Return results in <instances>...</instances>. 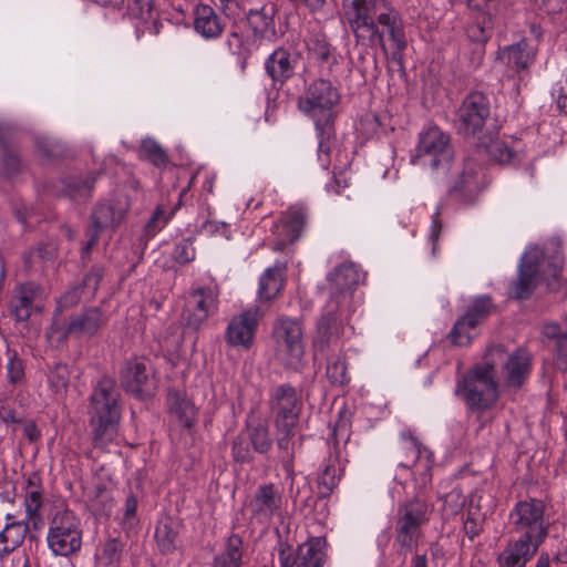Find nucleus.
<instances>
[{"instance_id":"nucleus-1","label":"nucleus","mask_w":567,"mask_h":567,"mask_svg":"<svg viewBox=\"0 0 567 567\" xmlns=\"http://www.w3.org/2000/svg\"><path fill=\"white\" fill-rule=\"evenodd\" d=\"M344 23L348 24L358 44L381 48L385 52L389 40L394 54L406 48L402 18L389 0H374L368 6L362 0L352 8Z\"/></svg>"},{"instance_id":"nucleus-2","label":"nucleus","mask_w":567,"mask_h":567,"mask_svg":"<svg viewBox=\"0 0 567 567\" xmlns=\"http://www.w3.org/2000/svg\"><path fill=\"white\" fill-rule=\"evenodd\" d=\"M339 90L327 79L310 82L298 97V110L313 122L319 138V161L323 167L330 164V152L336 146V106L340 103Z\"/></svg>"},{"instance_id":"nucleus-3","label":"nucleus","mask_w":567,"mask_h":567,"mask_svg":"<svg viewBox=\"0 0 567 567\" xmlns=\"http://www.w3.org/2000/svg\"><path fill=\"white\" fill-rule=\"evenodd\" d=\"M120 396L115 381L110 377L100 378L93 385L87 413L95 447L104 449L117 435Z\"/></svg>"},{"instance_id":"nucleus-4","label":"nucleus","mask_w":567,"mask_h":567,"mask_svg":"<svg viewBox=\"0 0 567 567\" xmlns=\"http://www.w3.org/2000/svg\"><path fill=\"white\" fill-rule=\"evenodd\" d=\"M455 393L472 411H486L498 399L495 368L492 363L476 364L458 379Z\"/></svg>"},{"instance_id":"nucleus-5","label":"nucleus","mask_w":567,"mask_h":567,"mask_svg":"<svg viewBox=\"0 0 567 567\" xmlns=\"http://www.w3.org/2000/svg\"><path fill=\"white\" fill-rule=\"evenodd\" d=\"M545 512L546 505L542 499L517 502L508 517L511 533L516 534L518 539L539 547L548 535L549 523Z\"/></svg>"},{"instance_id":"nucleus-6","label":"nucleus","mask_w":567,"mask_h":567,"mask_svg":"<svg viewBox=\"0 0 567 567\" xmlns=\"http://www.w3.org/2000/svg\"><path fill=\"white\" fill-rule=\"evenodd\" d=\"M271 341L276 359L286 368L297 370L305 355L303 324L298 318L279 316L272 323Z\"/></svg>"},{"instance_id":"nucleus-7","label":"nucleus","mask_w":567,"mask_h":567,"mask_svg":"<svg viewBox=\"0 0 567 567\" xmlns=\"http://www.w3.org/2000/svg\"><path fill=\"white\" fill-rule=\"evenodd\" d=\"M415 158L433 173L446 176L452 167L454 151L450 136L437 126H429L419 134Z\"/></svg>"},{"instance_id":"nucleus-8","label":"nucleus","mask_w":567,"mask_h":567,"mask_svg":"<svg viewBox=\"0 0 567 567\" xmlns=\"http://www.w3.org/2000/svg\"><path fill=\"white\" fill-rule=\"evenodd\" d=\"M82 527L80 518L71 511L56 512L50 522L47 543L55 556L68 557L82 547Z\"/></svg>"},{"instance_id":"nucleus-9","label":"nucleus","mask_w":567,"mask_h":567,"mask_svg":"<svg viewBox=\"0 0 567 567\" xmlns=\"http://www.w3.org/2000/svg\"><path fill=\"white\" fill-rule=\"evenodd\" d=\"M128 209L130 202L123 195L99 202L90 216V225L86 229L87 241L83 247V254H89L104 230L117 228L125 219Z\"/></svg>"},{"instance_id":"nucleus-10","label":"nucleus","mask_w":567,"mask_h":567,"mask_svg":"<svg viewBox=\"0 0 567 567\" xmlns=\"http://www.w3.org/2000/svg\"><path fill=\"white\" fill-rule=\"evenodd\" d=\"M430 515V505L419 498L399 505L395 520V543L402 549H412L421 537V528L429 522Z\"/></svg>"},{"instance_id":"nucleus-11","label":"nucleus","mask_w":567,"mask_h":567,"mask_svg":"<svg viewBox=\"0 0 567 567\" xmlns=\"http://www.w3.org/2000/svg\"><path fill=\"white\" fill-rule=\"evenodd\" d=\"M491 115V103L482 92L468 93L456 112L455 126L460 134L468 137L482 133Z\"/></svg>"},{"instance_id":"nucleus-12","label":"nucleus","mask_w":567,"mask_h":567,"mask_svg":"<svg viewBox=\"0 0 567 567\" xmlns=\"http://www.w3.org/2000/svg\"><path fill=\"white\" fill-rule=\"evenodd\" d=\"M282 507V494L272 483L259 485L247 503L250 522L260 525H268L275 516H281Z\"/></svg>"},{"instance_id":"nucleus-13","label":"nucleus","mask_w":567,"mask_h":567,"mask_svg":"<svg viewBox=\"0 0 567 567\" xmlns=\"http://www.w3.org/2000/svg\"><path fill=\"white\" fill-rule=\"evenodd\" d=\"M269 406L275 416V425H298L302 401L290 384H280L272 390Z\"/></svg>"},{"instance_id":"nucleus-14","label":"nucleus","mask_w":567,"mask_h":567,"mask_svg":"<svg viewBox=\"0 0 567 567\" xmlns=\"http://www.w3.org/2000/svg\"><path fill=\"white\" fill-rule=\"evenodd\" d=\"M339 300L329 299L316 323L312 337L315 352L323 353L331 346L337 344L343 333V326L338 313Z\"/></svg>"},{"instance_id":"nucleus-15","label":"nucleus","mask_w":567,"mask_h":567,"mask_svg":"<svg viewBox=\"0 0 567 567\" xmlns=\"http://www.w3.org/2000/svg\"><path fill=\"white\" fill-rule=\"evenodd\" d=\"M494 309L492 298L489 296H478L473 299L465 315L460 318L450 332L451 342L455 346H466L472 337L470 329L476 328L485 321Z\"/></svg>"},{"instance_id":"nucleus-16","label":"nucleus","mask_w":567,"mask_h":567,"mask_svg":"<svg viewBox=\"0 0 567 567\" xmlns=\"http://www.w3.org/2000/svg\"><path fill=\"white\" fill-rule=\"evenodd\" d=\"M217 291L210 287H199L189 293L183 311V320L188 328L198 330L206 319L217 311Z\"/></svg>"},{"instance_id":"nucleus-17","label":"nucleus","mask_w":567,"mask_h":567,"mask_svg":"<svg viewBox=\"0 0 567 567\" xmlns=\"http://www.w3.org/2000/svg\"><path fill=\"white\" fill-rule=\"evenodd\" d=\"M261 316L258 307H251L234 316L226 328L225 341L234 348L250 349Z\"/></svg>"},{"instance_id":"nucleus-18","label":"nucleus","mask_w":567,"mask_h":567,"mask_svg":"<svg viewBox=\"0 0 567 567\" xmlns=\"http://www.w3.org/2000/svg\"><path fill=\"white\" fill-rule=\"evenodd\" d=\"M44 295L41 287L34 282H25L12 289L9 301L10 315L18 322L30 319L32 313L43 309Z\"/></svg>"},{"instance_id":"nucleus-19","label":"nucleus","mask_w":567,"mask_h":567,"mask_svg":"<svg viewBox=\"0 0 567 567\" xmlns=\"http://www.w3.org/2000/svg\"><path fill=\"white\" fill-rule=\"evenodd\" d=\"M483 168L473 159H466L450 194L465 203H473L485 187Z\"/></svg>"},{"instance_id":"nucleus-20","label":"nucleus","mask_w":567,"mask_h":567,"mask_svg":"<svg viewBox=\"0 0 567 567\" xmlns=\"http://www.w3.org/2000/svg\"><path fill=\"white\" fill-rule=\"evenodd\" d=\"M543 258V251L529 247L520 258L517 279L513 282L516 299H527L536 287L537 274Z\"/></svg>"},{"instance_id":"nucleus-21","label":"nucleus","mask_w":567,"mask_h":567,"mask_svg":"<svg viewBox=\"0 0 567 567\" xmlns=\"http://www.w3.org/2000/svg\"><path fill=\"white\" fill-rule=\"evenodd\" d=\"M307 221V209L301 205L291 206L285 212L280 221L274 226V233L278 234L275 250H282L288 244L297 240Z\"/></svg>"},{"instance_id":"nucleus-22","label":"nucleus","mask_w":567,"mask_h":567,"mask_svg":"<svg viewBox=\"0 0 567 567\" xmlns=\"http://www.w3.org/2000/svg\"><path fill=\"white\" fill-rule=\"evenodd\" d=\"M308 51L317 65L328 76H337L341 72L342 55L322 34H316L308 42Z\"/></svg>"},{"instance_id":"nucleus-23","label":"nucleus","mask_w":567,"mask_h":567,"mask_svg":"<svg viewBox=\"0 0 567 567\" xmlns=\"http://www.w3.org/2000/svg\"><path fill=\"white\" fill-rule=\"evenodd\" d=\"M259 8H251L246 13V20L257 38H269L276 34L275 17L278 8L275 0H254Z\"/></svg>"},{"instance_id":"nucleus-24","label":"nucleus","mask_w":567,"mask_h":567,"mask_svg":"<svg viewBox=\"0 0 567 567\" xmlns=\"http://www.w3.org/2000/svg\"><path fill=\"white\" fill-rule=\"evenodd\" d=\"M193 17L195 32L205 40H217L225 31V20L208 4L195 6Z\"/></svg>"},{"instance_id":"nucleus-25","label":"nucleus","mask_w":567,"mask_h":567,"mask_svg":"<svg viewBox=\"0 0 567 567\" xmlns=\"http://www.w3.org/2000/svg\"><path fill=\"white\" fill-rule=\"evenodd\" d=\"M106 318L99 307H90L81 313L73 315L65 328V336H73L81 338L84 336H94L102 326H104Z\"/></svg>"},{"instance_id":"nucleus-26","label":"nucleus","mask_w":567,"mask_h":567,"mask_svg":"<svg viewBox=\"0 0 567 567\" xmlns=\"http://www.w3.org/2000/svg\"><path fill=\"white\" fill-rule=\"evenodd\" d=\"M330 284V299L339 300V305L347 298V291L354 288L360 281V272L354 264H341L328 274Z\"/></svg>"},{"instance_id":"nucleus-27","label":"nucleus","mask_w":567,"mask_h":567,"mask_svg":"<svg viewBox=\"0 0 567 567\" xmlns=\"http://www.w3.org/2000/svg\"><path fill=\"white\" fill-rule=\"evenodd\" d=\"M148 369L146 360L134 358L127 360L120 372L123 388L133 394L140 395L145 391L148 383Z\"/></svg>"},{"instance_id":"nucleus-28","label":"nucleus","mask_w":567,"mask_h":567,"mask_svg":"<svg viewBox=\"0 0 567 567\" xmlns=\"http://www.w3.org/2000/svg\"><path fill=\"white\" fill-rule=\"evenodd\" d=\"M29 525L23 520H11V516H7V523L0 520V558H4L18 549L27 534Z\"/></svg>"},{"instance_id":"nucleus-29","label":"nucleus","mask_w":567,"mask_h":567,"mask_svg":"<svg viewBox=\"0 0 567 567\" xmlns=\"http://www.w3.org/2000/svg\"><path fill=\"white\" fill-rule=\"evenodd\" d=\"M297 61L296 55L279 48L266 60V71L274 83L282 85L293 75Z\"/></svg>"},{"instance_id":"nucleus-30","label":"nucleus","mask_w":567,"mask_h":567,"mask_svg":"<svg viewBox=\"0 0 567 567\" xmlns=\"http://www.w3.org/2000/svg\"><path fill=\"white\" fill-rule=\"evenodd\" d=\"M530 371V358L522 349H517L508 355L503 367L505 383L511 388H519L527 379Z\"/></svg>"},{"instance_id":"nucleus-31","label":"nucleus","mask_w":567,"mask_h":567,"mask_svg":"<svg viewBox=\"0 0 567 567\" xmlns=\"http://www.w3.org/2000/svg\"><path fill=\"white\" fill-rule=\"evenodd\" d=\"M43 505V488L41 480L37 474H32L27 480L24 508L25 518L32 522L34 528L42 523L41 508Z\"/></svg>"},{"instance_id":"nucleus-32","label":"nucleus","mask_w":567,"mask_h":567,"mask_svg":"<svg viewBox=\"0 0 567 567\" xmlns=\"http://www.w3.org/2000/svg\"><path fill=\"white\" fill-rule=\"evenodd\" d=\"M537 549L538 546L517 538L501 554L499 567H525Z\"/></svg>"},{"instance_id":"nucleus-33","label":"nucleus","mask_w":567,"mask_h":567,"mask_svg":"<svg viewBox=\"0 0 567 567\" xmlns=\"http://www.w3.org/2000/svg\"><path fill=\"white\" fill-rule=\"evenodd\" d=\"M286 264H276L266 269L260 277L258 295L261 300L269 301L276 298L284 288Z\"/></svg>"},{"instance_id":"nucleus-34","label":"nucleus","mask_w":567,"mask_h":567,"mask_svg":"<svg viewBox=\"0 0 567 567\" xmlns=\"http://www.w3.org/2000/svg\"><path fill=\"white\" fill-rule=\"evenodd\" d=\"M296 426L297 425H287L281 427L280 425H275L278 457L288 475L293 474L295 443L292 442V437Z\"/></svg>"},{"instance_id":"nucleus-35","label":"nucleus","mask_w":567,"mask_h":567,"mask_svg":"<svg viewBox=\"0 0 567 567\" xmlns=\"http://www.w3.org/2000/svg\"><path fill=\"white\" fill-rule=\"evenodd\" d=\"M169 412L174 414L184 427H192L196 420L195 405L182 393L169 391L168 393Z\"/></svg>"},{"instance_id":"nucleus-36","label":"nucleus","mask_w":567,"mask_h":567,"mask_svg":"<svg viewBox=\"0 0 567 567\" xmlns=\"http://www.w3.org/2000/svg\"><path fill=\"white\" fill-rule=\"evenodd\" d=\"M494 19L491 12L477 11L473 21L466 28L467 37L478 43H485L493 34Z\"/></svg>"},{"instance_id":"nucleus-37","label":"nucleus","mask_w":567,"mask_h":567,"mask_svg":"<svg viewBox=\"0 0 567 567\" xmlns=\"http://www.w3.org/2000/svg\"><path fill=\"white\" fill-rule=\"evenodd\" d=\"M96 181L95 174L86 177H72L65 183L64 194L74 202H84L91 197Z\"/></svg>"},{"instance_id":"nucleus-38","label":"nucleus","mask_w":567,"mask_h":567,"mask_svg":"<svg viewBox=\"0 0 567 567\" xmlns=\"http://www.w3.org/2000/svg\"><path fill=\"white\" fill-rule=\"evenodd\" d=\"M534 53L528 43L523 40L506 49L507 64L516 71L525 70L533 62Z\"/></svg>"},{"instance_id":"nucleus-39","label":"nucleus","mask_w":567,"mask_h":567,"mask_svg":"<svg viewBox=\"0 0 567 567\" xmlns=\"http://www.w3.org/2000/svg\"><path fill=\"white\" fill-rule=\"evenodd\" d=\"M248 440L252 450L258 454L266 455L272 449L274 440L270 431L262 423L252 424L248 427Z\"/></svg>"},{"instance_id":"nucleus-40","label":"nucleus","mask_w":567,"mask_h":567,"mask_svg":"<svg viewBox=\"0 0 567 567\" xmlns=\"http://www.w3.org/2000/svg\"><path fill=\"white\" fill-rule=\"evenodd\" d=\"M241 545L243 540L238 535L229 536L226 551L215 558L213 567H240Z\"/></svg>"},{"instance_id":"nucleus-41","label":"nucleus","mask_w":567,"mask_h":567,"mask_svg":"<svg viewBox=\"0 0 567 567\" xmlns=\"http://www.w3.org/2000/svg\"><path fill=\"white\" fill-rule=\"evenodd\" d=\"M7 381L10 391H13L25 382L24 362L16 351L8 352Z\"/></svg>"},{"instance_id":"nucleus-42","label":"nucleus","mask_w":567,"mask_h":567,"mask_svg":"<svg viewBox=\"0 0 567 567\" xmlns=\"http://www.w3.org/2000/svg\"><path fill=\"white\" fill-rule=\"evenodd\" d=\"M140 157L150 161L156 167H166L169 158L165 150L153 138L142 141L140 148Z\"/></svg>"},{"instance_id":"nucleus-43","label":"nucleus","mask_w":567,"mask_h":567,"mask_svg":"<svg viewBox=\"0 0 567 567\" xmlns=\"http://www.w3.org/2000/svg\"><path fill=\"white\" fill-rule=\"evenodd\" d=\"M155 539L162 553L168 554L175 550L177 532L171 519L159 522L155 529Z\"/></svg>"},{"instance_id":"nucleus-44","label":"nucleus","mask_w":567,"mask_h":567,"mask_svg":"<svg viewBox=\"0 0 567 567\" xmlns=\"http://www.w3.org/2000/svg\"><path fill=\"white\" fill-rule=\"evenodd\" d=\"M123 551V544L117 538L107 539L100 549L97 557L107 567H117Z\"/></svg>"},{"instance_id":"nucleus-45","label":"nucleus","mask_w":567,"mask_h":567,"mask_svg":"<svg viewBox=\"0 0 567 567\" xmlns=\"http://www.w3.org/2000/svg\"><path fill=\"white\" fill-rule=\"evenodd\" d=\"M340 481V468L334 464L324 465L318 475L319 492L322 496H329Z\"/></svg>"},{"instance_id":"nucleus-46","label":"nucleus","mask_w":567,"mask_h":567,"mask_svg":"<svg viewBox=\"0 0 567 567\" xmlns=\"http://www.w3.org/2000/svg\"><path fill=\"white\" fill-rule=\"evenodd\" d=\"M323 553L315 544H303L298 547L297 567H321Z\"/></svg>"},{"instance_id":"nucleus-47","label":"nucleus","mask_w":567,"mask_h":567,"mask_svg":"<svg viewBox=\"0 0 567 567\" xmlns=\"http://www.w3.org/2000/svg\"><path fill=\"white\" fill-rule=\"evenodd\" d=\"M70 372L65 364L56 363L48 374L50 389L54 393H64L69 386Z\"/></svg>"},{"instance_id":"nucleus-48","label":"nucleus","mask_w":567,"mask_h":567,"mask_svg":"<svg viewBox=\"0 0 567 567\" xmlns=\"http://www.w3.org/2000/svg\"><path fill=\"white\" fill-rule=\"evenodd\" d=\"M122 7L126 8V11L133 18L147 21H154L153 16V0H125Z\"/></svg>"},{"instance_id":"nucleus-49","label":"nucleus","mask_w":567,"mask_h":567,"mask_svg":"<svg viewBox=\"0 0 567 567\" xmlns=\"http://www.w3.org/2000/svg\"><path fill=\"white\" fill-rule=\"evenodd\" d=\"M486 152L493 161L499 164H507L512 162L515 156L514 151L507 143L499 140L491 141V143L486 145Z\"/></svg>"},{"instance_id":"nucleus-50","label":"nucleus","mask_w":567,"mask_h":567,"mask_svg":"<svg viewBox=\"0 0 567 567\" xmlns=\"http://www.w3.org/2000/svg\"><path fill=\"white\" fill-rule=\"evenodd\" d=\"M225 45L231 55H236L245 64L249 51L245 47V38L236 30L230 31L225 40Z\"/></svg>"},{"instance_id":"nucleus-51","label":"nucleus","mask_w":567,"mask_h":567,"mask_svg":"<svg viewBox=\"0 0 567 567\" xmlns=\"http://www.w3.org/2000/svg\"><path fill=\"white\" fill-rule=\"evenodd\" d=\"M326 373L333 385H343L349 381L347 364L339 358L328 361Z\"/></svg>"},{"instance_id":"nucleus-52","label":"nucleus","mask_w":567,"mask_h":567,"mask_svg":"<svg viewBox=\"0 0 567 567\" xmlns=\"http://www.w3.org/2000/svg\"><path fill=\"white\" fill-rule=\"evenodd\" d=\"M250 442L244 435H237L231 445L233 458L238 463H249L254 460Z\"/></svg>"},{"instance_id":"nucleus-53","label":"nucleus","mask_w":567,"mask_h":567,"mask_svg":"<svg viewBox=\"0 0 567 567\" xmlns=\"http://www.w3.org/2000/svg\"><path fill=\"white\" fill-rule=\"evenodd\" d=\"M195 247L192 238H185L176 244L173 258L181 265L188 264L195 259Z\"/></svg>"},{"instance_id":"nucleus-54","label":"nucleus","mask_w":567,"mask_h":567,"mask_svg":"<svg viewBox=\"0 0 567 567\" xmlns=\"http://www.w3.org/2000/svg\"><path fill=\"white\" fill-rule=\"evenodd\" d=\"M463 530L470 540H473L481 534L483 530V518L480 513L468 511L467 517L463 523Z\"/></svg>"},{"instance_id":"nucleus-55","label":"nucleus","mask_w":567,"mask_h":567,"mask_svg":"<svg viewBox=\"0 0 567 567\" xmlns=\"http://www.w3.org/2000/svg\"><path fill=\"white\" fill-rule=\"evenodd\" d=\"M556 368L560 371H567V334L557 339L553 344Z\"/></svg>"},{"instance_id":"nucleus-56","label":"nucleus","mask_w":567,"mask_h":567,"mask_svg":"<svg viewBox=\"0 0 567 567\" xmlns=\"http://www.w3.org/2000/svg\"><path fill=\"white\" fill-rule=\"evenodd\" d=\"M82 298V288L73 287L68 290L58 302V310L63 311L64 309H69L75 307L80 303Z\"/></svg>"},{"instance_id":"nucleus-57","label":"nucleus","mask_w":567,"mask_h":567,"mask_svg":"<svg viewBox=\"0 0 567 567\" xmlns=\"http://www.w3.org/2000/svg\"><path fill=\"white\" fill-rule=\"evenodd\" d=\"M167 223V218L165 217V210L162 207H156L151 219L145 225V230L147 235L154 236L161 228H163Z\"/></svg>"},{"instance_id":"nucleus-58","label":"nucleus","mask_w":567,"mask_h":567,"mask_svg":"<svg viewBox=\"0 0 567 567\" xmlns=\"http://www.w3.org/2000/svg\"><path fill=\"white\" fill-rule=\"evenodd\" d=\"M279 564L280 567H297L298 566V549L288 544H280L279 546Z\"/></svg>"},{"instance_id":"nucleus-59","label":"nucleus","mask_w":567,"mask_h":567,"mask_svg":"<svg viewBox=\"0 0 567 567\" xmlns=\"http://www.w3.org/2000/svg\"><path fill=\"white\" fill-rule=\"evenodd\" d=\"M563 264H564V258L559 254H556L555 256H553L551 261L548 265L549 275L553 278V281L548 282V287L553 290H555L559 287V279L561 277Z\"/></svg>"},{"instance_id":"nucleus-60","label":"nucleus","mask_w":567,"mask_h":567,"mask_svg":"<svg viewBox=\"0 0 567 567\" xmlns=\"http://www.w3.org/2000/svg\"><path fill=\"white\" fill-rule=\"evenodd\" d=\"M403 449L410 453V460L408 462H400L399 465L403 467H410L416 463L420 457V444L416 439L409 436L403 441Z\"/></svg>"},{"instance_id":"nucleus-61","label":"nucleus","mask_w":567,"mask_h":567,"mask_svg":"<svg viewBox=\"0 0 567 567\" xmlns=\"http://www.w3.org/2000/svg\"><path fill=\"white\" fill-rule=\"evenodd\" d=\"M553 96L557 109L561 113L567 114V78L556 84V87L553 91Z\"/></svg>"},{"instance_id":"nucleus-62","label":"nucleus","mask_w":567,"mask_h":567,"mask_svg":"<svg viewBox=\"0 0 567 567\" xmlns=\"http://www.w3.org/2000/svg\"><path fill=\"white\" fill-rule=\"evenodd\" d=\"M331 437L334 447H338L340 442L347 443L350 437L349 424L346 421H339L332 429Z\"/></svg>"},{"instance_id":"nucleus-63","label":"nucleus","mask_w":567,"mask_h":567,"mask_svg":"<svg viewBox=\"0 0 567 567\" xmlns=\"http://www.w3.org/2000/svg\"><path fill=\"white\" fill-rule=\"evenodd\" d=\"M465 504V496L458 491L453 489L446 496L444 505L451 508L452 513H457Z\"/></svg>"},{"instance_id":"nucleus-64","label":"nucleus","mask_w":567,"mask_h":567,"mask_svg":"<svg viewBox=\"0 0 567 567\" xmlns=\"http://www.w3.org/2000/svg\"><path fill=\"white\" fill-rule=\"evenodd\" d=\"M104 276V270L100 266H94L91 270L85 275L83 280V286L96 290L102 278Z\"/></svg>"}]
</instances>
